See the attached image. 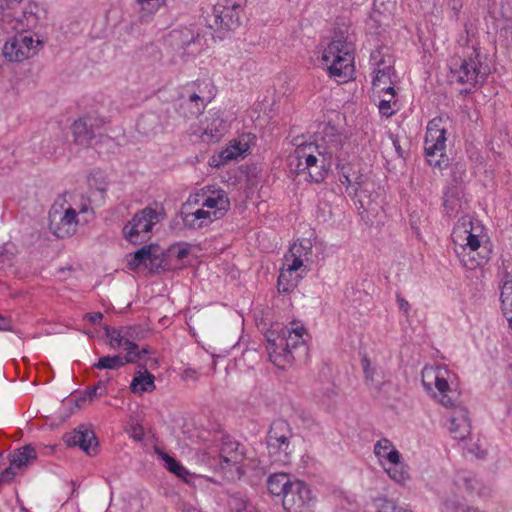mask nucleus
Returning a JSON list of instances; mask_svg holds the SVG:
<instances>
[{
  "label": "nucleus",
  "mask_w": 512,
  "mask_h": 512,
  "mask_svg": "<svg viewBox=\"0 0 512 512\" xmlns=\"http://www.w3.org/2000/svg\"><path fill=\"white\" fill-rule=\"evenodd\" d=\"M169 38L173 45L187 50L191 45H194L200 40V35L195 34L191 29L183 27L180 29H174L170 32Z\"/></svg>",
  "instance_id": "obj_22"
},
{
  "label": "nucleus",
  "mask_w": 512,
  "mask_h": 512,
  "mask_svg": "<svg viewBox=\"0 0 512 512\" xmlns=\"http://www.w3.org/2000/svg\"><path fill=\"white\" fill-rule=\"evenodd\" d=\"M104 124L103 120L95 115H85L74 121L72 133L75 143L89 146Z\"/></svg>",
  "instance_id": "obj_18"
},
{
  "label": "nucleus",
  "mask_w": 512,
  "mask_h": 512,
  "mask_svg": "<svg viewBox=\"0 0 512 512\" xmlns=\"http://www.w3.org/2000/svg\"><path fill=\"white\" fill-rule=\"evenodd\" d=\"M422 383H423L424 387H425L428 391H430V390L432 389L431 383H429V382H427V381L425 380V376H423Z\"/></svg>",
  "instance_id": "obj_63"
},
{
  "label": "nucleus",
  "mask_w": 512,
  "mask_h": 512,
  "mask_svg": "<svg viewBox=\"0 0 512 512\" xmlns=\"http://www.w3.org/2000/svg\"><path fill=\"white\" fill-rule=\"evenodd\" d=\"M393 448V444L389 439L382 438L376 442L374 446V453L378 458L381 459V457H384L386 455L388 450H392Z\"/></svg>",
  "instance_id": "obj_45"
},
{
  "label": "nucleus",
  "mask_w": 512,
  "mask_h": 512,
  "mask_svg": "<svg viewBox=\"0 0 512 512\" xmlns=\"http://www.w3.org/2000/svg\"><path fill=\"white\" fill-rule=\"evenodd\" d=\"M189 250L187 248H179L176 252V256L178 259L182 260L187 257Z\"/></svg>",
  "instance_id": "obj_59"
},
{
  "label": "nucleus",
  "mask_w": 512,
  "mask_h": 512,
  "mask_svg": "<svg viewBox=\"0 0 512 512\" xmlns=\"http://www.w3.org/2000/svg\"><path fill=\"white\" fill-rule=\"evenodd\" d=\"M63 440L70 447L78 446L87 455L94 454L98 446L94 431L84 425H80L72 432L66 433L63 436Z\"/></svg>",
  "instance_id": "obj_19"
},
{
  "label": "nucleus",
  "mask_w": 512,
  "mask_h": 512,
  "mask_svg": "<svg viewBox=\"0 0 512 512\" xmlns=\"http://www.w3.org/2000/svg\"><path fill=\"white\" fill-rule=\"evenodd\" d=\"M451 183L449 187H458L463 184L466 177V164L464 162H456L451 166L450 170Z\"/></svg>",
  "instance_id": "obj_38"
},
{
  "label": "nucleus",
  "mask_w": 512,
  "mask_h": 512,
  "mask_svg": "<svg viewBox=\"0 0 512 512\" xmlns=\"http://www.w3.org/2000/svg\"><path fill=\"white\" fill-rule=\"evenodd\" d=\"M106 337L109 339V345L111 348H120L123 347L125 349V333L123 327L120 329L105 326L104 327Z\"/></svg>",
  "instance_id": "obj_37"
},
{
  "label": "nucleus",
  "mask_w": 512,
  "mask_h": 512,
  "mask_svg": "<svg viewBox=\"0 0 512 512\" xmlns=\"http://www.w3.org/2000/svg\"><path fill=\"white\" fill-rule=\"evenodd\" d=\"M385 470L389 477L398 483H404L409 478L408 470L401 460L397 464H390Z\"/></svg>",
  "instance_id": "obj_39"
},
{
  "label": "nucleus",
  "mask_w": 512,
  "mask_h": 512,
  "mask_svg": "<svg viewBox=\"0 0 512 512\" xmlns=\"http://www.w3.org/2000/svg\"><path fill=\"white\" fill-rule=\"evenodd\" d=\"M208 101L209 99L204 98L195 91L189 93L186 99V104H193V107L190 108L189 114H186V117L193 118L200 115Z\"/></svg>",
  "instance_id": "obj_34"
},
{
  "label": "nucleus",
  "mask_w": 512,
  "mask_h": 512,
  "mask_svg": "<svg viewBox=\"0 0 512 512\" xmlns=\"http://www.w3.org/2000/svg\"><path fill=\"white\" fill-rule=\"evenodd\" d=\"M241 5L236 0H217L212 17L217 28L233 30L240 24Z\"/></svg>",
  "instance_id": "obj_15"
},
{
  "label": "nucleus",
  "mask_w": 512,
  "mask_h": 512,
  "mask_svg": "<svg viewBox=\"0 0 512 512\" xmlns=\"http://www.w3.org/2000/svg\"><path fill=\"white\" fill-rule=\"evenodd\" d=\"M15 255L6 248L0 247V271H6L14 264Z\"/></svg>",
  "instance_id": "obj_44"
},
{
  "label": "nucleus",
  "mask_w": 512,
  "mask_h": 512,
  "mask_svg": "<svg viewBox=\"0 0 512 512\" xmlns=\"http://www.w3.org/2000/svg\"><path fill=\"white\" fill-rule=\"evenodd\" d=\"M123 330L125 333V350L138 349V345L135 341L143 339L145 337V331L140 326L123 327Z\"/></svg>",
  "instance_id": "obj_35"
},
{
  "label": "nucleus",
  "mask_w": 512,
  "mask_h": 512,
  "mask_svg": "<svg viewBox=\"0 0 512 512\" xmlns=\"http://www.w3.org/2000/svg\"><path fill=\"white\" fill-rule=\"evenodd\" d=\"M482 232V227L474 226L469 216L458 220L453 228L451 238L453 250L461 264L469 270H474L484 265L490 258V249L482 244L481 236L477 231Z\"/></svg>",
  "instance_id": "obj_1"
},
{
  "label": "nucleus",
  "mask_w": 512,
  "mask_h": 512,
  "mask_svg": "<svg viewBox=\"0 0 512 512\" xmlns=\"http://www.w3.org/2000/svg\"><path fill=\"white\" fill-rule=\"evenodd\" d=\"M396 300L399 306V309L404 312L406 318L409 317L410 304L409 302L403 298L400 294H397Z\"/></svg>",
  "instance_id": "obj_53"
},
{
  "label": "nucleus",
  "mask_w": 512,
  "mask_h": 512,
  "mask_svg": "<svg viewBox=\"0 0 512 512\" xmlns=\"http://www.w3.org/2000/svg\"><path fill=\"white\" fill-rule=\"evenodd\" d=\"M12 328L13 325L11 319L0 315V331H10Z\"/></svg>",
  "instance_id": "obj_55"
},
{
  "label": "nucleus",
  "mask_w": 512,
  "mask_h": 512,
  "mask_svg": "<svg viewBox=\"0 0 512 512\" xmlns=\"http://www.w3.org/2000/svg\"><path fill=\"white\" fill-rule=\"evenodd\" d=\"M290 250V256H298L306 258L312 254V244L309 240H302L299 243H294Z\"/></svg>",
  "instance_id": "obj_40"
},
{
  "label": "nucleus",
  "mask_w": 512,
  "mask_h": 512,
  "mask_svg": "<svg viewBox=\"0 0 512 512\" xmlns=\"http://www.w3.org/2000/svg\"><path fill=\"white\" fill-rule=\"evenodd\" d=\"M488 75V69L482 66L479 53L476 49L468 56L454 57L450 62V79L452 82L475 86L479 80L484 81Z\"/></svg>",
  "instance_id": "obj_7"
},
{
  "label": "nucleus",
  "mask_w": 512,
  "mask_h": 512,
  "mask_svg": "<svg viewBox=\"0 0 512 512\" xmlns=\"http://www.w3.org/2000/svg\"><path fill=\"white\" fill-rule=\"evenodd\" d=\"M299 279V275L289 271L287 268H281L277 280V289L279 293L288 294L293 291L297 286Z\"/></svg>",
  "instance_id": "obj_29"
},
{
  "label": "nucleus",
  "mask_w": 512,
  "mask_h": 512,
  "mask_svg": "<svg viewBox=\"0 0 512 512\" xmlns=\"http://www.w3.org/2000/svg\"><path fill=\"white\" fill-rule=\"evenodd\" d=\"M184 512H201V511L196 508L191 507V508L186 509Z\"/></svg>",
  "instance_id": "obj_64"
},
{
  "label": "nucleus",
  "mask_w": 512,
  "mask_h": 512,
  "mask_svg": "<svg viewBox=\"0 0 512 512\" xmlns=\"http://www.w3.org/2000/svg\"><path fill=\"white\" fill-rule=\"evenodd\" d=\"M229 206L230 201L225 192L222 190L214 192L213 196L207 197L202 203V207L214 209V211L211 212V215H213L214 219H218L223 216L224 213L228 210Z\"/></svg>",
  "instance_id": "obj_21"
},
{
  "label": "nucleus",
  "mask_w": 512,
  "mask_h": 512,
  "mask_svg": "<svg viewBox=\"0 0 512 512\" xmlns=\"http://www.w3.org/2000/svg\"><path fill=\"white\" fill-rule=\"evenodd\" d=\"M148 268L152 273H160L166 270V255L160 251L157 245H154V249L151 250Z\"/></svg>",
  "instance_id": "obj_36"
},
{
  "label": "nucleus",
  "mask_w": 512,
  "mask_h": 512,
  "mask_svg": "<svg viewBox=\"0 0 512 512\" xmlns=\"http://www.w3.org/2000/svg\"><path fill=\"white\" fill-rule=\"evenodd\" d=\"M127 353H131L132 356H135V362L139 360L145 359L146 355L150 353V350L148 347H143L141 350L138 349H126Z\"/></svg>",
  "instance_id": "obj_51"
},
{
  "label": "nucleus",
  "mask_w": 512,
  "mask_h": 512,
  "mask_svg": "<svg viewBox=\"0 0 512 512\" xmlns=\"http://www.w3.org/2000/svg\"><path fill=\"white\" fill-rule=\"evenodd\" d=\"M181 109L183 110V114L186 117V114H189V110L193 107V104H186V99H184L181 103Z\"/></svg>",
  "instance_id": "obj_60"
},
{
  "label": "nucleus",
  "mask_w": 512,
  "mask_h": 512,
  "mask_svg": "<svg viewBox=\"0 0 512 512\" xmlns=\"http://www.w3.org/2000/svg\"><path fill=\"white\" fill-rule=\"evenodd\" d=\"M158 222L157 211L151 207H145L123 227V235L129 242L140 244L150 238L149 233Z\"/></svg>",
  "instance_id": "obj_11"
},
{
  "label": "nucleus",
  "mask_w": 512,
  "mask_h": 512,
  "mask_svg": "<svg viewBox=\"0 0 512 512\" xmlns=\"http://www.w3.org/2000/svg\"><path fill=\"white\" fill-rule=\"evenodd\" d=\"M89 210H90L89 206L85 203V204L81 205V207L79 208V211H77V214L78 213H80V214L87 213Z\"/></svg>",
  "instance_id": "obj_62"
},
{
  "label": "nucleus",
  "mask_w": 512,
  "mask_h": 512,
  "mask_svg": "<svg viewBox=\"0 0 512 512\" xmlns=\"http://www.w3.org/2000/svg\"><path fill=\"white\" fill-rule=\"evenodd\" d=\"M228 506L232 512H255V508L247 496L240 492L229 496Z\"/></svg>",
  "instance_id": "obj_31"
},
{
  "label": "nucleus",
  "mask_w": 512,
  "mask_h": 512,
  "mask_svg": "<svg viewBox=\"0 0 512 512\" xmlns=\"http://www.w3.org/2000/svg\"><path fill=\"white\" fill-rule=\"evenodd\" d=\"M86 318L91 324L95 325L101 322L103 314L101 312L88 313Z\"/></svg>",
  "instance_id": "obj_56"
},
{
  "label": "nucleus",
  "mask_w": 512,
  "mask_h": 512,
  "mask_svg": "<svg viewBox=\"0 0 512 512\" xmlns=\"http://www.w3.org/2000/svg\"><path fill=\"white\" fill-rule=\"evenodd\" d=\"M371 61L376 66V74L372 81L373 87L384 91L388 86H392L391 74L393 67L391 57L388 56V59H386L380 50H375L371 53Z\"/></svg>",
  "instance_id": "obj_20"
},
{
  "label": "nucleus",
  "mask_w": 512,
  "mask_h": 512,
  "mask_svg": "<svg viewBox=\"0 0 512 512\" xmlns=\"http://www.w3.org/2000/svg\"><path fill=\"white\" fill-rule=\"evenodd\" d=\"M220 458L222 467L232 466L238 476L244 473L242 463L245 458L244 446L226 435L221 438Z\"/></svg>",
  "instance_id": "obj_17"
},
{
  "label": "nucleus",
  "mask_w": 512,
  "mask_h": 512,
  "mask_svg": "<svg viewBox=\"0 0 512 512\" xmlns=\"http://www.w3.org/2000/svg\"><path fill=\"white\" fill-rule=\"evenodd\" d=\"M48 218L49 230L57 238H66L75 234L78 225L76 209L68 207L62 210V206L53 205Z\"/></svg>",
  "instance_id": "obj_13"
},
{
  "label": "nucleus",
  "mask_w": 512,
  "mask_h": 512,
  "mask_svg": "<svg viewBox=\"0 0 512 512\" xmlns=\"http://www.w3.org/2000/svg\"><path fill=\"white\" fill-rule=\"evenodd\" d=\"M154 380V375L144 370V372H139V374L133 378L130 389L136 394L152 392L156 389Z\"/></svg>",
  "instance_id": "obj_25"
},
{
  "label": "nucleus",
  "mask_w": 512,
  "mask_h": 512,
  "mask_svg": "<svg viewBox=\"0 0 512 512\" xmlns=\"http://www.w3.org/2000/svg\"><path fill=\"white\" fill-rule=\"evenodd\" d=\"M353 45L342 39H334L325 48L322 60L328 65L331 76L346 79L354 72Z\"/></svg>",
  "instance_id": "obj_4"
},
{
  "label": "nucleus",
  "mask_w": 512,
  "mask_h": 512,
  "mask_svg": "<svg viewBox=\"0 0 512 512\" xmlns=\"http://www.w3.org/2000/svg\"><path fill=\"white\" fill-rule=\"evenodd\" d=\"M127 363H135V356L131 353H126L125 356L114 355V356H103L99 358L98 362L93 364V368L96 369H118L123 367Z\"/></svg>",
  "instance_id": "obj_24"
},
{
  "label": "nucleus",
  "mask_w": 512,
  "mask_h": 512,
  "mask_svg": "<svg viewBox=\"0 0 512 512\" xmlns=\"http://www.w3.org/2000/svg\"><path fill=\"white\" fill-rule=\"evenodd\" d=\"M446 129L440 118L432 119L425 135L424 150L430 166L443 169L448 166L449 158L445 155Z\"/></svg>",
  "instance_id": "obj_8"
},
{
  "label": "nucleus",
  "mask_w": 512,
  "mask_h": 512,
  "mask_svg": "<svg viewBox=\"0 0 512 512\" xmlns=\"http://www.w3.org/2000/svg\"><path fill=\"white\" fill-rule=\"evenodd\" d=\"M245 152L240 143H235L222 150L220 153V159L226 163L228 161L237 159Z\"/></svg>",
  "instance_id": "obj_42"
},
{
  "label": "nucleus",
  "mask_w": 512,
  "mask_h": 512,
  "mask_svg": "<svg viewBox=\"0 0 512 512\" xmlns=\"http://www.w3.org/2000/svg\"><path fill=\"white\" fill-rule=\"evenodd\" d=\"M94 388L96 389L100 396L106 394L107 387L106 382L104 380H99L98 383L94 385Z\"/></svg>",
  "instance_id": "obj_58"
},
{
  "label": "nucleus",
  "mask_w": 512,
  "mask_h": 512,
  "mask_svg": "<svg viewBox=\"0 0 512 512\" xmlns=\"http://www.w3.org/2000/svg\"><path fill=\"white\" fill-rule=\"evenodd\" d=\"M182 221L188 229H199L202 228V223L194 217L191 212H182Z\"/></svg>",
  "instance_id": "obj_47"
},
{
  "label": "nucleus",
  "mask_w": 512,
  "mask_h": 512,
  "mask_svg": "<svg viewBox=\"0 0 512 512\" xmlns=\"http://www.w3.org/2000/svg\"><path fill=\"white\" fill-rule=\"evenodd\" d=\"M143 435H144V434H143V430H142V428H141V427H139V428H135V429H134V435H133V436H134V438H135L137 441H141V440H142V438H143Z\"/></svg>",
  "instance_id": "obj_61"
},
{
  "label": "nucleus",
  "mask_w": 512,
  "mask_h": 512,
  "mask_svg": "<svg viewBox=\"0 0 512 512\" xmlns=\"http://www.w3.org/2000/svg\"><path fill=\"white\" fill-rule=\"evenodd\" d=\"M227 124L219 116H212L207 118L205 127L203 128V135L210 141H218L226 132Z\"/></svg>",
  "instance_id": "obj_23"
},
{
  "label": "nucleus",
  "mask_w": 512,
  "mask_h": 512,
  "mask_svg": "<svg viewBox=\"0 0 512 512\" xmlns=\"http://www.w3.org/2000/svg\"><path fill=\"white\" fill-rule=\"evenodd\" d=\"M183 380H192L197 381L198 380V372L195 369L192 368H186L181 375Z\"/></svg>",
  "instance_id": "obj_54"
},
{
  "label": "nucleus",
  "mask_w": 512,
  "mask_h": 512,
  "mask_svg": "<svg viewBox=\"0 0 512 512\" xmlns=\"http://www.w3.org/2000/svg\"><path fill=\"white\" fill-rule=\"evenodd\" d=\"M346 136L330 122L321 124L315 132L313 143H307L308 149L318 150V154L328 155L333 159L342 160Z\"/></svg>",
  "instance_id": "obj_9"
},
{
  "label": "nucleus",
  "mask_w": 512,
  "mask_h": 512,
  "mask_svg": "<svg viewBox=\"0 0 512 512\" xmlns=\"http://www.w3.org/2000/svg\"><path fill=\"white\" fill-rule=\"evenodd\" d=\"M198 221L202 223V227L207 226L209 223L213 221L211 212L204 209H198L194 212H191Z\"/></svg>",
  "instance_id": "obj_48"
},
{
  "label": "nucleus",
  "mask_w": 512,
  "mask_h": 512,
  "mask_svg": "<svg viewBox=\"0 0 512 512\" xmlns=\"http://www.w3.org/2000/svg\"><path fill=\"white\" fill-rule=\"evenodd\" d=\"M306 330L303 326L285 327L281 329L277 335L272 331L267 337L270 357H274L273 362H277L278 358L284 362L290 363L293 359V349L304 347L303 336Z\"/></svg>",
  "instance_id": "obj_5"
},
{
  "label": "nucleus",
  "mask_w": 512,
  "mask_h": 512,
  "mask_svg": "<svg viewBox=\"0 0 512 512\" xmlns=\"http://www.w3.org/2000/svg\"><path fill=\"white\" fill-rule=\"evenodd\" d=\"M163 460L165 461V467L168 471L181 478L186 483H191L195 478L179 461L175 458L164 454Z\"/></svg>",
  "instance_id": "obj_30"
},
{
  "label": "nucleus",
  "mask_w": 512,
  "mask_h": 512,
  "mask_svg": "<svg viewBox=\"0 0 512 512\" xmlns=\"http://www.w3.org/2000/svg\"><path fill=\"white\" fill-rule=\"evenodd\" d=\"M325 154H318V150L308 149V144L300 145L295 150L296 171L306 173L311 181L322 182L331 169L335 159Z\"/></svg>",
  "instance_id": "obj_6"
},
{
  "label": "nucleus",
  "mask_w": 512,
  "mask_h": 512,
  "mask_svg": "<svg viewBox=\"0 0 512 512\" xmlns=\"http://www.w3.org/2000/svg\"><path fill=\"white\" fill-rule=\"evenodd\" d=\"M500 299L502 302V309L506 311H512V280L504 282L501 288Z\"/></svg>",
  "instance_id": "obj_41"
},
{
  "label": "nucleus",
  "mask_w": 512,
  "mask_h": 512,
  "mask_svg": "<svg viewBox=\"0 0 512 512\" xmlns=\"http://www.w3.org/2000/svg\"><path fill=\"white\" fill-rule=\"evenodd\" d=\"M377 512H413L412 510L399 506L395 502L387 499L379 501Z\"/></svg>",
  "instance_id": "obj_43"
},
{
  "label": "nucleus",
  "mask_w": 512,
  "mask_h": 512,
  "mask_svg": "<svg viewBox=\"0 0 512 512\" xmlns=\"http://www.w3.org/2000/svg\"><path fill=\"white\" fill-rule=\"evenodd\" d=\"M154 249V245H145L138 249L128 261L129 268L133 271L137 270L141 266L148 268L149 259L151 258V250Z\"/></svg>",
  "instance_id": "obj_32"
},
{
  "label": "nucleus",
  "mask_w": 512,
  "mask_h": 512,
  "mask_svg": "<svg viewBox=\"0 0 512 512\" xmlns=\"http://www.w3.org/2000/svg\"><path fill=\"white\" fill-rule=\"evenodd\" d=\"M42 45L41 40L35 41L31 35L18 33L6 41L2 54L10 62H21L36 54L37 46Z\"/></svg>",
  "instance_id": "obj_12"
},
{
  "label": "nucleus",
  "mask_w": 512,
  "mask_h": 512,
  "mask_svg": "<svg viewBox=\"0 0 512 512\" xmlns=\"http://www.w3.org/2000/svg\"><path fill=\"white\" fill-rule=\"evenodd\" d=\"M461 189L458 187H448L443 196V206L448 216H452L458 213L461 208L460 203Z\"/></svg>",
  "instance_id": "obj_28"
},
{
  "label": "nucleus",
  "mask_w": 512,
  "mask_h": 512,
  "mask_svg": "<svg viewBox=\"0 0 512 512\" xmlns=\"http://www.w3.org/2000/svg\"><path fill=\"white\" fill-rule=\"evenodd\" d=\"M391 138H392V143H393L396 153L398 154L399 157L403 158L404 151L402 150V148L400 146L398 138L394 137V136H391Z\"/></svg>",
  "instance_id": "obj_57"
},
{
  "label": "nucleus",
  "mask_w": 512,
  "mask_h": 512,
  "mask_svg": "<svg viewBox=\"0 0 512 512\" xmlns=\"http://www.w3.org/2000/svg\"><path fill=\"white\" fill-rule=\"evenodd\" d=\"M99 395V393L96 391L94 386L87 387L84 396L77 399L76 404L77 406H81V403L85 402L86 400L91 401L94 396Z\"/></svg>",
  "instance_id": "obj_50"
},
{
  "label": "nucleus",
  "mask_w": 512,
  "mask_h": 512,
  "mask_svg": "<svg viewBox=\"0 0 512 512\" xmlns=\"http://www.w3.org/2000/svg\"><path fill=\"white\" fill-rule=\"evenodd\" d=\"M164 0H136L138 6V20L141 24L149 23L153 15L162 6Z\"/></svg>",
  "instance_id": "obj_27"
},
{
  "label": "nucleus",
  "mask_w": 512,
  "mask_h": 512,
  "mask_svg": "<svg viewBox=\"0 0 512 512\" xmlns=\"http://www.w3.org/2000/svg\"><path fill=\"white\" fill-rule=\"evenodd\" d=\"M431 373H433L434 385L437 389V392L434 393V398L442 406L453 408L449 431L454 439L463 440L471 432L469 413L465 407L455 404V399L453 398L455 393L451 390L448 381L441 376L440 371H431Z\"/></svg>",
  "instance_id": "obj_3"
},
{
  "label": "nucleus",
  "mask_w": 512,
  "mask_h": 512,
  "mask_svg": "<svg viewBox=\"0 0 512 512\" xmlns=\"http://www.w3.org/2000/svg\"><path fill=\"white\" fill-rule=\"evenodd\" d=\"M282 504L287 512H304L311 500V490L308 485L301 480L295 479L288 486Z\"/></svg>",
  "instance_id": "obj_16"
},
{
  "label": "nucleus",
  "mask_w": 512,
  "mask_h": 512,
  "mask_svg": "<svg viewBox=\"0 0 512 512\" xmlns=\"http://www.w3.org/2000/svg\"><path fill=\"white\" fill-rule=\"evenodd\" d=\"M9 466L0 473V482H11L37 460V452L32 445L14 449L8 455Z\"/></svg>",
  "instance_id": "obj_14"
},
{
  "label": "nucleus",
  "mask_w": 512,
  "mask_h": 512,
  "mask_svg": "<svg viewBox=\"0 0 512 512\" xmlns=\"http://www.w3.org/2000/svg\"><path fill=\"white\" fill-rule=\"evenodd\" d=\"M383 92L385 97L380 100L378 109L382 116L389 118L396 113V110L392 107V105L396 104V101L394 100L395 90L393 86H388Z\"/></svg>",
  "instance_id": "obj_33"
},
{
  "label": "nucleus",
  "mask_w": 512,
  "mask_h": 512,
  "mask_svg": "<svg viewBox=\"0 0 512 512\" xmlns=\"http://www.w3.org/2000/svg\"><path fill=\"white\" fill-rule=\"evenodd\" d=\"M339 180L346 186V192L354 200L362 218L372 222L382 211L379 187L375 181L346 165L340 167Z\"/></svg>",
  "instance_id": "obj_2"
},
{
  "label": "nucleus",
  "mask_w": 512,
  "mask_h": 512,
  "mask_svg": "<svg viewBox=\"0 0 512 512\" xmlns=\"http://www.w3.org/2000/svg\"><path fill=\"white\" fill-rule=\"evenodd\" d=\"M286 268L295 273L303 266V258L298 256H290V251L285 255Z\"/></svg>",
  "instance_id": "obj_46"
},
{
  "label": "nucleus",
  "mask_w": 512,
  "mask_h": 512,
  "mask_svg": "<svg viewBox=\"0 0 512 512\" xmlns=\"http://www.w3.org/2000/svg\"><path fill=\"white\" fill-rule=\"evenodd\" d=\"M381 459H386L389 461L390 464H397L399 460H401V454L398 450L393 448L392 450H388L386 455L384 457H381Z\"/></svg>",
  "instance_id": "obj_52"
},
{
  "label": "nucleus",
  "mask_w": 512,
  "mask_h": 512,
  "mask_svg": "<svg viewBox=\"0 0 512 512\" xmlns=\"http://www.w3.org/2000/svg\"><path fill=\"white\" fill-rule=\"evenodd\" d=\"M293 480L290 479L286 473H275L268 478L267 487L269 492L275 496H285L288 491V486L292 484Z\"/></svg>",
  "instance_id": "obj_26"
},
{
  "label": "nucleus",
  "mask_w": 512,
  "mask_h": 512,
  "mask_svg": "<svg viewBox=\"0 0 512 512\" xmlns=\"http://www.w3.org/2000/svg\"><path fill=\"white\" fill-rule=\"evenodd\" d=\"M361 364H362V368H363V372H364L366 381L373 382L375 369L373 367H371L370 360L365 356L361 360Z\"/></svg>",
  "instance_id": "obj_49"
},
{
  "label": "nucleus",
  "mask_w": 512,
  "mask_h": 512,
  "mask_svg": "<svg viewBox=\"0 0 512 512\" xmlns=\"http://www.w3.org/2000/svg\"><path fill=\"white\" fill-rule=\"evenodd\" d=\"M292 435V429L286 420L277 419L272 422L267 435V449L274 461L281 463L290 461Z\"/></svg>",
  "instance_id": "obj_10"
}]
</instances>
